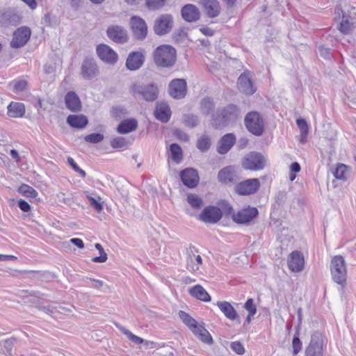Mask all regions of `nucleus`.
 Here are the masks:
<instances>
[{
  "label": "nucleus",
  "mask_w": 356,
  "mask_h": 356,
  "mask_svg": "<svg viewBox=\"0 0 356 356\" xmlns=\"http://www.w3.org/2000/svg\"><path fill=\"white\" fill-rule=\"evenodd\" d=\"M241 111L238 106L229 104L219 108L211 115V123L216 129H222L229 124L234 122L239 118Z\"/></svg>",
  "instance_id": "nucleus-1"
},
{
  "label": "nucleus",
  "mask_w": 356,
  "mask_h": 356,
  "mask_svg": "<svg viewBox=\"0 0 356 356\" xmlns=\"http://www.w3.org/2000/svg\"><path fill=\"white\" fill-rule=\"evenodd\" d=\"M154 64L162 68L173 67L177 60V51L169 44H163L156 47L153 52Z\"/></svg>",
  "instance_id": "nucleus-2"
},
{
  "label": "nucleus",
  "mask_w": 356,
  "mask_h": 356,
  "mask_svg": "<svg viewBox=\"0 0 356 356\" xmlns=\"http://www.w3.org/2000/svg\"><path fill=\"white\" fill-rule=\"evenodd\" d=\"M332 278L334 282L343 289L347 284V268L343 257L341 255L334 256L330 263Z\"/></svg>",
  "instance_id": "nucleus-3"
},
{
  "label": "nucleus",
  "mask_w": 356,
  "mask_h": 356,
  "mask_svg": "<svg viewBox=\"0 0 356 356\" xmlns=\"http://www.w3.org/2000/svg\"><path fill=\"white\" fill-rule=\"evenodd\" d=\"M246 129L252 134L261 136L264 131V122L259 113L257 111H251L246 114L244 118Z\"/></svg>",
  "instance_id": "nucleus-4"
},
{
  "label": "nucleus",
  "mask_w": 356,
  "mask_h": 356,
  "mask_svg": "<svg viewBox=\"0 0 356 356\" xmlns=\"http://www.w3.org/2000/svg\"><path fill=\"white\" fill-rule=\"evenodd\" d=\"M134 97H142L147 102H154L158 98L159 88L154 83L147 85L134 84L131 88Z\"/></svg>",
  "instance_id": "nucleus-5"
},
{
  "label": "nucleus",
  "mask_w": 356,
  "mask_h": 356,
  "mask_svg": "<svg viewBox=\"0 0 356 356\" xmlns=\"http://www.w3.org/2000/svg\"><path fill=\"white\" fill-rule=\"evenodd\" d=\"M266 159L259 152H252L248 154L242 161V167L245 170H260L264 168Z\"/></svg>",
  "instance_id": "nucleus-6"
},
{
  "label": "nucleus",
  "mask_w": 356,
  "mask_h": 356,
  "mask_svg": "<svg viewBox=\"0 0 356 356\" xmlns=\"http://www.w3.org/2000/svg\"><path fill=\"white\" fill-rule=\"evenodd\" d=\"M335 12L337 13L339 16H341V22L338 25L339 30L345 35H348L351 33L354 29V24L355 23L356 13L355 12L351 13L348 10L344 11L341 8H337Z\"/></svg>",
  "instance_id": "nucleus-7"
},
{
  "label": "nucleus",
  "mask_w": 356,
  "mask_h": 356,
  "mask_svg": "<svg viewBox=\"0 0 356 356\" xmlns=\"http://www.w3.org/2000/svg\"><path fill=\"white\" fill-rule=\"evenodd\" d=\"M173 17L170 14H163L154 23V31L158 35H164L171 31L173 27Z\"/></svg>",
  "instance_id": "nucleus-8"
},
{
  "label": "nucleus",
  "mask_w": 356,
  "mask_h": 356,
  "mask_svg": "<svg viewBox=\"0 0 356 356\" xmlns=\"http://www.w3.org/2000/svg\"><path fill=\"white\" fill-rule=\"evenodd\" d=\"M260 188V181L257 178L248 179L236 184L234 189L240 195H250L257 193Z\"/></svg>",
  "instance_id": "nucleus-9"
},
{
  "label": "nucleus",
  "mask_w": 356,
  "mask_h": 356,
  "mask_svg": "<svg viewBox=\"0 0 356 356\" xmlns=\"http://www.w3.org/2000/svg\"><path fill=\"white\" fill-rule=\"evenodd\" d=\"M259 215L258 209L256 207L248 206L238 211L236 214L232 215V220L237 224H249Z\"/></svg>",
  "instance_id": "nucleus-10"
},
{
  "label": "nucleus",
  "mask_w": 356,
  "mask_h": 356,
  "mask_svg": "<svg viewBox=\"0 0 356 356\" xmlns=\"http://www.w3.org/2000/svg\"><path fill=\"white\" fill-rule=\"evenodd\" d=\"M107 37L117 44H124L129 40L127 31L122 26L111 25L106 30Z\"/></svg>",
  "instance_id": "nucleus-11"
},
{
  "label": "nucleus",
  "mask_w": 356,
  "mask_h": 356,
  "mask_svg": "<svg viewBox=\"0 0 356 356\" xmlns=\"http://www.w3.org/2000/svg\"><path fill=\"white\" fill-rule=\"evenodd\" d=\"M99 73V67L93 58L86 57L81 66V75L85 80H91Z\"/></svg>",
  "instance_id": "nucleus-12"
},
{
  "label": "nucleus",
  "mask_w": 356,
  "mask_h": 356,
  "mask_svg": "<svg viewBox=\"0 0 356 356\" xmlns=\"http://www.w3.org/2000/svg\"><path fill=\"white\" fill-rule=\"evenodd\" d=\"M237 170L235 165H228L222 168L218 173V181L227 185L236 184L240 179Z\"/></svg>",
  "instance_id": "nucleus-13"
},
{
  "label": "nucleus",
  "mask_w": 356,
  "mask_h": 356,
  "mask_svg": "<svg viewBox=\"0 0 356 356\" xmlns=\"http://www.w3.org/2000/svg\"><path fill=\"white\" fill-rule=\"evenodd\" d=\"M168 92L170 95L175 99L184 98L187 92L186 81L183 79H175L169 83Z\"/></svg>",
  "instance_id": "nucleus-14"
},
{
  "label": "nucleus",
  "mask_w": 356,
  "mask_h": 356,
  "mask_svg": "<svg viewBox=\"0 0 356 356\" xmlns=\"http://www.w3.org/2000/svg\"><path fill=\"white\" fill-rule=\"evenodd\" d=\"M222 216L220 209L214 206L205 207L199 216V220L206 223H217Z\"/></svg>",
  "instance_id": "nucleus-15"
},
{
  "label": "nucleus",
  "mask_w": 356,
  "mask_h": 356,
  "mask_svg": "<svg viewBox=\"0 0 356 356\" xmlns=\"http://www.w3.org/2000/svg\"><path fill=\"white\" fill-rule=\"evenodd\" d=\"M306 356H323V339L321 334L314 332L305 351Z\"/></svg>",
  "instance_id": "nucleus-16"
},
{
  "label": "nucleus",
  "mask_w": 356,
  "mask_h": 356,
  "mask_svg": "<svg viewBox=\"0 0 356 356\" xmlns=\"http://www.w3.org/2000/svg\"><path fill=\"white\" fill-rule=\"evenodd\" d=\"M96 52L99 58L106 63L114 65L118 61L117 53L107 44L97 45Z\"/></svg>",
  "instance_id": "nucleus-17"
},
{
  "label": "nucleus",
  "mask_w": 356,
  "mask_h": 356,
  "mask_svg": "<svg viewBox=\"0 0 356 356\" xmlns=\"http://www.w3.org/2000/svg\"><path fill=\"white\" fill-rule=\"evenodd\" d=\"M131 25L136 39L143 40L146 38L147 26L143 19L138 16H133L131 17Z\"/></svg>",
  "instance_id": "nucleus-18"
},
{
  "label": "nucleus",
  "mask_w": 356,
  "mask_h": 356,
  "mask_svg": "<svg viewBox=\"0 0 356 356\" xmlns=\"http://www.w3.org/2000/svg\"><path fill=\"white\" fill-rule=\"evenodd\" d=\"M31 36V30L26 26L17 29L13 33V38L10 42L13 48H20L24 46Z\"/></svg>",
  "instance_id": "nucleus-19"
},
{
  "label": "nucleus",
  "mask_w": 356,
  "mask_h": 356,
  "mask_svg": "<svg viewBox=\"0 0 356 356\" xmlns=\"http://www.w3.org/2000/svg\"><path fill=\"white\" fill-rule=\"evenodd\" d=\"M179 175L183 184L189 188L196 187L199 183L198 172L193 168H185L180 172Z\"/></svg>",
  "instance_id": "nucleus-20"
},
{
  "label": "nucleus",
  "mask_w": 356,
  "mask_h": 356,
  "mask_svg": "<svg viewBox=\"0 0 356 356\" xmlns=\"http://www.w3.org/2000/svg\"><path fill=\"white\" fill-rule=\"evenodd\" d=\"M236 143V136L232 133L225 134L217 144V152L220 154H227Z\"/></svg>",
  "instance_id": "nucleus-21"
},
{
  "label": "nucleus",
  "mask_w": 356,
  "mask_h": 356,
  "mask_svg": "<svg viewBox=\"0 0 356 356\" xmlns=\"http://www.w3.org/2000/svg\"><path fill=\"white\" fill-rule=\"evenodd\" d=\"M181 15L185 21L195 22L200 19V12L196 6L188 3L181 8Z\"/></svg>",
  "instance_id": "nucleus-22"
},
{
  "label": "nucleus",
  "mask_w": 356,
  "mask_h": 356,
  "mask_svg": "<svg viewBox=\"0 0 356 356\" xmlns=\"http://www.w3.org/2000/svg\"><path fill=\"white\" fill-rule=\"evenodd\" d=\"M237 84L238 89L246 95H252L256 91L251 81L249 72H244L240 75Z\"/></svg>",
  "instance_id": "nucleus-23"
},
{
  "label": "nucleus",
  "mask_w": 356,
  "mask_h": 356,
  "mask_svg": "<svg viewBox=\"0 0 356 356\" xmlns=\"http://www.w3.org/2000/svg\"><path fill=\"white\" fill-rule=\"evenodd\" d=\"M145 62V56L139 51H131L126 60V67L131 71L140 68Z\"/></svg>",
  "instance_id": "nucleus-24"
},
{
  "label": "nucleus",
  "mask_w": 356,
  "mask_h": 356,
  "mask_svg": "<svg viewBox=\"0 0 356 356\" xmlns=\"http://www.w3.org/2000/svg\"><path fill=\"white\" fill-rule=\"evenodd\" d=\"M305 260L302 254L299 251L292 252L288 259L289 268L292 272H300L303 270Z\"/></svg>",
  "instance_id": "nucleus-25"
},
{
  "label": "nucleus",
  "mask_w": 356,
  "mask_h": 356,
  "mask_svg": "<svg viewBox=\"0 0 356 356\" xmlns=\"http://www.w3.org/2000/svg\"><path fill=\"white\" fill-rule=\"evenodd\" d=\"M171 111L166 102H157L154 111L155 118L161 122L166 123L170 120Z\"/></svg>",
  "instance_id": "nucleus-26"
},
{
  "label": "nucleus",
  "mask_w": 356,
  "mask_h": 356,
  "mask_svg": "<svg viewBox=\"0 0 356 356\" xmlns=\"http://www.w3.org/2000/svg\"><path fill=\"white\" fill-rule=\"evenodd\" d=\"M200 3L209 17L214 18L219 15L220 6L217 0H201Z\"/></svg>",
  "instance_id": "nucleus-27"
},
{
  "label": "nucleus",
  "mask_w": 356,
  "mask_h": 356,
  "mask_svg": "<svg viewBox=\"0 0 356 356\" xmlns=\"http://www.w3.org/2000/svg\"><path fill=\"white\" fill-rule=\"evenodd\" d=\"M66 107L72 112H79L81 110V102L75 92H68L65 96Z\"/></svg>",
  "instance_id": "nucleus-28"
},
{
  "label": "nucleus",
  "mask_w": 356,
  "mask_h": 356,
  "mask_svg": "<svg viewBox=\"0 0 356 356\" xmlns=\"http://www.w3.org/2000/svg\"><path fill=\"white\" fill-rule=\"evenodd\" d=\"M217 305L224 315L232 321L238 318V315L234 307L227 301H218Z\"/></svg>",
  "instance_id": "nucleus-29"
},
{
  "label": "nucleus",
  "mask_w": 356,
  "mask_h": 356,
  "mask_svg": "<svg viewBox=\"0 0 356 356\" xmlns=\"http://www.w3.org/2000/svg\"><path fill=\"white\" fill-rule=\"evenodd\" d=\"M189 294L195 298L203 302H210L211 296L202 286L197 284L188 290Z\"/></svg>",
  "instance_id": "nucleus-30"
},
{
  "label": "nucleus",
  "mask_w": 356,
  "mask_h": 356,
  "mask_svg": "<svg viewBox=\"0 0 356 356\" xmlns=\"http://www.w3.org/2000/svg\"><path fill=\"white\" fill-rule=\"evenodd\" d=\"M138 127L136 120L131 118L122 121L117 127V131L121 134H126L134 131Z\"/></svg>",
  "instance_id": "nucleus-31"
},
{
  "label": "nucleus",
  "mask_w": 356,
  "mask_h": 356,
  "mask_svg": "<svg viewBox=\"0 0 356 356\" xmlns=\"http://www.w3.org/2000/svg\"><path fill=\"white\" fill-rule=\"evenodd\" d=\"M67 122L72 127L83 129L88 124V120L83 115H70L67 118Z\"/></svg>",
  "instance_id": "nucleus-32"
},
{
  "label": "nucleus",
  "mask_w": 356,
  "mask_h": 356,
  "mask_svg": "<svg viewBox=\"0 0 356 356\" xmlns=\"http://www.w3.org/2000/svg\"><path fill=\"white\" fill-rule=\"evenodd\" d=\"M7 108L8 115L12 118H21L25 113V106L22 103L12 102Z\"/></svg>",
  "instance_id": "nucleus-33"
},
{
  "label": "nucleus",
  "mask_w": 356,
  "mask_h": 356,
  "mask_svg": "<svg viewBox=\"0 0 356 356\" xmlns=\"http://www.w3.org/2000/svg\"><path fill=\"white\" fill-rule=\"evenodd\" d=\"M215 103L210 97H204L200 102V111L205 116H208L213 111Z\"/></svg>",
  "instance_id": "nucleus-34"
},
{
  "label": "nucleus",
  "mask_w": 356,
  "mask_h": 356,
  "mask_svg": "<svg viewBox=\"0 0 356 356\" xmlns=\"http://www.w3.org/2000/svg\"><path fill=\"white\" fill-rule=\"evenodd\" d=\"M170 151L172 160L179 163L182 159V150L181 147L177 143H172L170 145Z\"/></svg>",
  "instance_id": "nucleus-35"
},
{
  "label": "nucleus",
  "mask_w": 356,
  "mask_h": 356,
  "mask_svg": "<svg viewBox=\"0 0 356 356\" xmlns=\"http://www.w3.org/2000/svg\"><path fill=\"white\" fill-rule=\"evenodd\" d=\"M117 327L127 337V338L131 341V342L136 343V344H140L143 343L145 340L135 334H134L132 332H131L129 330L126 329L124 327L116 324Z\"/></svg>",
  "instance_id": "nucleus-36"
},
{
  "label": "nucleus",
  "mask_w": 356,
  "mask_h": 356,
  "mask_svg": "<svg viewBox=\"0 0 356 356\" xmlns=\"http://www.w3.org/2000/svg\"><path fill=\"white\" fill-rule=\"evenodd\" d=\"M348 170V166L343 163H338L334 171L333 172V175L334 177L337 179L345 181L346 180V172Z\"/></svg>",
  "instance_id": "nucleus-37"
},
{
  "label": "nucleus",
  "mask_w": 356,
  "mask_h": 356,
  "mask_svg": "<svg viewBox=\"0 0 356 356\" xmlns=\"http://www.w3.org/2000/svg\"><path fill=\"white\" fill-rule=\"evenodd\" d=\"M184 124L188 127L193 128L197 126L200 122V120L197 115L188 113L184 115Z\"/></svg>",
  "instance_id": "nucleus-38"
},
{
  "label": "nucleus",
  "mask_w": 356,
  "mask_h": 356,
  "mask_svg": "<svg viewBox=\"0 0 356 356\" xmlns=\"http://www.w3.org/2000/svg\"><path fill=\"white\" fill-rule=\"evenodd\" d=\"M187 202L195 209H200L203 204L202 198L195 194H188L187 195Z\"/></svg>",
  "instance_id": "nucleus-39"
},
{
  "label": "nucleus",
  "mask_w": 356,
  "mask_h": 356,
  "mask_svg": "<svg viewBox=\"0 0 356 356\" xmlns=\"http://www.w3.org/2000/svg\"><path fill=\"white\" fill-rule=\"evenodd\" d=\"M179 316L183 323L187 325L190 330L197 323L193 317H191L188 314L184 311L179 312Z\"/></svg>",
  "instance_id": "nucleus-40"
},
{
  "label": "nucleus",
  "mask_w": 356,
  "mask_h": 356,
  "mask_svg": "<svg viewBox=\"0 0 356 356\" xmlns=\"http://www.w3.org/2000/svg\"><path fill=\"white\" fill-rule=\"evenodd\" d=\"M166 0H145V6L149 10H157L165 6Z\"/></svg>",
  "instance_id": "nucleus-41"
},
{
  "label": "nucleus",
  "mask_w": 356,
  "mask_h": 356,
  "mask_svg": "<svg viewBox=\"0 0 356 356\" xmlns=\"http://www.w3.org/2000/svg\"><path fill=\"white\" fill-rule=\"evenodd\" d=\"M19 192L29 197H35L38 195V192L33 188L24 184L20 186Z\"/></svg>",
  "instance_id": "nucleus-42"
},
{
  "label": "nucleus",
  "mask_w": 356,
  "mask_h": 356,
  "mask_svg": "<svg viewBox=\"0 0 356 356\" xmlns=\"http://www.w3.org/2000/svg\"><path fill=\"white\" fill-rule=\"evenodd\" d=\"M95 247L99 250V256L95 257L92 259V261L95 263H103L105 262L107 259V254L105 252L102 245L100 243H95Z\"/></svg>",
  "instance_id": "nucleus-43"
},
{
  "label": "nucleus",
  "mask_w": 356,
  "mask_h": 356,
  "mask_svg": "<svg viewBox=\"0 0 356 356\" xmlns=\"http://www.w3.org/2000/svg\"><path fill=\"white\" fill-rule=\"evenodd\" d=\"M296 124L301 133V143H304L302 138L306 137L308 134V124L307 121L303 118H298L296 120Z\"/></svg>",
  "instance_id": "nucleus-44"
},
{
  "label": "nucleus",
  "mask_w": 356,
  "mask_h": 356,
  "mask_svg": "<svg viewBox=\"0 0 356 356\" xmlns=\"http://www.w3.org/2000/svg\"><path fill=\"white\" fill-rule=\"evenodd\" d=\"M210 138L207 136H203L198 139L197 147L202 152L207 151L210 147Z\"/></svg>",
  "instance_id": "nucleus-45"
},
{
  "label": "nucleus",
  "mask_w": 356,
  "mask_h": 356,
  "mask_svg": "<svg viewBox=\"0 0 356 356\" xmlns=\"http://www.w3.org/2000/svg\"><path fill=\"white\" fill-rule=\"evenodd\" d=\"M13 92L16 94H19L26 90L27 81L24 79H17L13 82Z\"/></svg>",
  "instance_id": "nucleus-46"
},
{
  "label": "nucleus",
  "mask_w": 356,
  "mask_h": 356,
  "mask_svg": "<svg viewBox=\"0 0 356 356\" xmlns=\"http://www.w3.org/2000/svg\"><path fill=\"white\" fill-rule=\"evenodd\" d=\"M104 138V135L100 133H92L85 136L84 139L87 143L96 144L102 142Z\"/></svg>",
  "instance_id": "nucleus-47"
},
{
  "label": "nucleus",
  "mask_w": 356,
  "mask_h": 356,
  "mask_svg": "<svg viewBox=\"0 0 356 356\" xmlns=\"http://www.w3.org/2000/svg\"><path fill=\"white\" fill-rule=\"evenodd\" d=\"M160 352L158 353L161 356H177V351L170 346L163 345L160 346Z\"/></svg>",
  "instance_id": "nucleus-48"
},
{
  "label": "nucleus",
  "mask_w": 356,
  "mask_h": 356,
  "mask_svg": "<svg viewBox=\"0 0 356 356\" xmlns=\"http://www.w3.org/2000/svg\"><path fill=\"white\" fill-rule=\"evenodd\" d=\"M113 118L120 119L122 116L127 114L126 109L120 106H113L111 111Z\"/></svg>",
  "instance_id": "nucleus-49"
},
{
  "label": "nucleus",
  "mask_w": 356,
  "mask_h": 356,
  "mask_svg": "<svg viewBox=\"0 0 356 356\" xmlns=\"http://www.w3.org/2000/svg\"><path fill=\"white\" fill-rule=\"evenodd\" d=\"M14 16L15 15H13L10 11L1 13L0 14V24L1 26L8 25L11 22V18Z\"/></svg>",
  "instance_id": "nucleus-50"
},
{
  "label": "nucleus",
  "mask_w": 356,
  "mask_h": 356,
  "mask_svg": "<svg viewBox=\"0 0 356 356\" xmlns=\"http://www.w3.org/2000/svg\"><path fill=\"white\" fill-rule=\"evenodd\" d=\"M220 206L222 210V213L226 216H231L232 217V215L235 214L232 206L228 202L225 200L222 201Z\"/></svg>",
  "instance_id": "nucleus-51"
},
{
  "label": "nucleus",
  "mask_w": 356,
  "mask_h": 356,
  "mask_svg": "<svg viewBox=\"0 0 356 356\" xmlns=\"http://www.w3.org/2000/svg\"><path fill=\"white\" fill-rule=\"evenodd\" d=\"M293 353L297 355L302 348V342L299 338L298 334H294L292 341Z\"/></svg>",
  "instance_id": "nucleus-52"
},
{
  "label": "nucleus",
  "mask_w": 356,
  "mask_h": 356,
  "mask_svg": "<svg viewBox=\"0 0 356 356\" xmlns=\"http://www.w3.org/2000/svg\"><path fill=\"white\" fill-rule=\"evenodd\" d=\"M127 141L123 137H117L111 141V146L113 148H123L127 146Z\"/></svg>",
  "instance_id": "nucleus-53"
},
{
  "label": "nucleus",
  "mask_w": 356,
  "mask_h": 356,
  "mask_svg": "<svg viewBox=\"0 0 356 356\" xmlns=\"http://www.w3.org/2000/svg\"><path fill=\"white\" fill-rule=\"evenodd\" d=\"M244 308L248 312L250 315H255L257 309L254 302V300L252 298H248L247 301L244 304Z\"/></svg>",
  "instance_id": "nucleus-54"
},
{
  "label": "nucleus",
  "mask_w": 356,
  "mask_h": 356,
  "mask_svg": "<svg viewBox=\"0 0 356 356\" xmlns=\"http://www.w3.org/2000/svg\"><path fill=\"white\" fill-rule=\"evenodd\" d=\"M230 348L238 355H243L245 348L240 341H233L230 343Z\"/></svg>",
  "instance_id": "nucleus-55"
},
{
  "label": "nucleus",
  "mask_w": 356,
  "mask_h": 356,
  "mask_svg": "<svg viewBox=\"0 0 356 356\" xmlns=\"http://www.w3.org/2000/svg\"><path fill=\"white\" fill-rule=\"evenodd\" d=\"M67 163L74 171H76L77 173H79L81 175V177H86V172L79 167V165L76 164V163L74 161V160L72 158L68 157Z\"/></svg>",
  "instance_id": "nucleus-56"
},
{
  "label": "nucleus",
  "mask_w": 356,
  "mask_h": 356,
  "mask_svg": "<svg viewBox=\"0 0 356 356\" xmlns=\"http://www.w3.org/2000/svg\"><path fill=\"white\" fill-rule=\"evenodd\" d=\"M197 338L203 343L209 345H211L213 343V338L207 330H206V331L204 332L200 333Z\"/></svg>",
  "instance_id": "nucleus-57"
},
{
  "label": "nucleus",
  "mask_w": 356,
  "mask_h": 356,
  "mask_svg": "<svg viewBox=\"0 0 356 356\" xmlns=\"http://www.w3.org/2000/svg\"><path fill=\"white\" fill-rule=\"evenodd\" d=\"M83 281L86 284H88V281H90L92 282V284L90 286H91L94 289H100L104 285V283L103 281L99 280H95V279L91 278V277H86L83 278Z\"/></svg>",
  "instance_id": "nucleus-58"
},
{
  "label": "nucleus",
  "mask_w": 356,
  "mask_h": 356,
  "mask_svg": "<svg viewBox=\"0 0 356 356\" xmlns=\"http://www.w3.org/2000/svg\"><path fill=\"white\" fill-rule=\"evenodd\" d=\"M287 199V194L285 191H279L275 196V203L279 206H283Z\"/></svg>",
  "instance_id": "nucleus-59"
},
{
  "label": "nucleus",
  "mask_w": 356,
  "mask_h": 356,
  "mask_svg": "<svg viewBox=\"0 0 356 356\" xmlns=\"http://www.w3.org/2000/svg\"><path fill=\"white\" fill-rule=\"evenodd\" d=\"M197 252V250L194 246L191 245L187 249L188 265H189L190 264H193L194 259H195L194 257H195Z\"/></svg>",
  "instance_id": "nucleus-60"
},
{
  "label": "nucleus",
  "mask_w": 356,
  "mask_h": 356,
  "mask_svg": "<svg viewBox=\"0 0 356 356\" xmlns=\"http://www.w3.org/2000/svg\"><path fill=\"white\" fill-rule=\"evenodd\" d=\"M56 197L59 202L65 204L67 205H71L73 202V200L72 197H66L64 193L60 192L56 195Z\"/></svg>",
  "instance_id": "nucleus-61"
},
{
  "label": "nucleus",
  "mask_w": 356,
  "mask_h": 356,
  "mask_svg": "<svg viewBox=\"0 0 356 356\" xmlns=\"http://www.w3.org/2000/svg\"><path fill=\"white\" fill-rule=\"evenodd\" d=\"M87 198L89 200L90 205L95 209V211L97 212L102 211L103 206L99 201L90 195H87Z\"/></svg>",
  "instance_id": "nucleus-62"
},
{
  "label": "nucleus",
  "mask_w": 356,
  "mask_h": 356,
  "mask_svg": "<svg viewBox=\"0 0 356 356\" xmlns=\"http://www.w3.org/2000/svg\"><path fill=\"white\" fill-rule=\"evenodd\" d=\"M16 341L15 338H10L5 340L3 341V347L6 350V354L10 355L12 352V348L14 344V342Z\"/></svg>",
  "instance_id": "nucleus-63"
},
{
  "label": "nucleus",
  "mask_w": 356,
  "mask_h": 356,
  "mask_svg": "<svg viewBox=\"0 0 356 356\" xmlns=\"http://www.w3.org/2000/svg\"><path fill=\"white\" fill-rule=\"evenodd\" d=\"M206 330L207 329L203 325H199L197 323L191 329L192 332L196 337H198L200 334V333L204 332V331H206Z\"/></svg>",
  "instance_id": "nucleus-64"
}]
</instances>
